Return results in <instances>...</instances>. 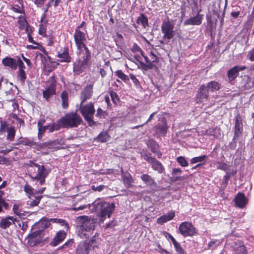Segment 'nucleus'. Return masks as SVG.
<instances>
[{
  "instance_id": "obj_1",
  "label": "nucleus",
  "mask_w": 254,
  "mask_h": 254,
  "mask_svg": "<svg viewBox=\"0 0 254 254\" xmlns=\"http://www.w3.org/2000/svg\"><path fill=\"white\" fill-rule=\"evenodd\" d=\"M89 209L92 212H96L100 217V221L103 222L106 217L109 218L115 210V205L102 200L100 198L96 199L91 204H88Z\"/></svg>"
},
{
  "instance_id": "obj_2",
  "label": "nucleus",
  "mask_w": 254,
  "mask_h": 254,
  "mask_svg": "<svg viewBox=\"0 0 254 254\" xmlns=\"http://www.w3.org/2000/svg\"><path fill=\"white\" fill-rule=\"evenodd\" d=\"M29 167V176L33 180H37L40 185L45 182V179L48 176L49 171L43 165L38 164L30 161L28 164Z\"/></svg>"
},
{
  "instance_id": "obj_3",
  "label": "nucleus",
  "mask_w": 254,
  "mask_h": 254,
  "mask_svg": "<svg viewBox=\"0 0 254 254\" xmlns=\"http://www.w3.org/2000/svg\"><path fill=\"white\" fill-rule=\"evenodd\" d=\"M93 219L87 216H78L76 219L77 226L79 227L78 235L82 238H87L94 229Z\"/></svg>"
},
{
  "instance_id": "obj_4",
  "label": "nucleus",
  "mask_w": 254,
  "mask_h": 254,
  "mask_svg": "<svg viewBox=\"0 0 254 254\" xmlns=\"http://www.w3.org/2000/svg\"><path fill=\"white\" fill-rule=\"evenodd\" d=\"M221 88V85L218 82L212 81L207 83V85H202L198 89L196 96L197 103H202L207 100L209 91L214 92L219 90Z\"/></svg>"
},
{
  "instance_id": "obj_5",
  "label": "nucleus",
  "mask_w": 254,
  "mask_h": 254,
  "mask_svg": "<svg viewBox=\"0 0 254 254\" xmlns=\"http://www.w3.org/2000/svg\"><path fill=\"white\" fill-rule=\"evenodd\" d=\"M82 119L76 113L71 112L66 114L59 120L60 124L63 127H76L80 125Z\"/></svg>"
},
{
  "instance_id": "obj_6",
  "label": "nucleus",
  "mask_w": 254,
  "mask_h": 254,
  "mask_svg": "<svg viewBox=\"0 0 254 254\" xmlns=\"http://www.w3.org/2000/svg\"><path fill=\"white\" fill-rule=\"evenodd\" d=\"M46 232L36 230L29 234L27 238V244L31 247L42 244L44 245L49 241V235L46 234Z\"/></svg>"
},
{
  "instance_id": "obj_7",
  "label": "nucleus",
  "mask_w": 254,
  "mask_h": 254,
  "mask_svg": "<svg viewBox=\"0 0 254 254\" xmlns=\"http://www.w3.org/2000/svg\"><path fill=\"white\" fill-rule=\"evenodd\" d=\"M175 23L173 20L167 19L163 21L161 25V31L163 34V40L160 41L162 44L168 43L173 38L176 32L174 30Z\"/></svg>"
},
{
  "instance_id": "obj_8",
  "label": "nucleus",
  "mask_w": 254,
  "mask_h": 254,
  "mask_svg": "<svg viewBox=\"0 0 254 254\" xmlns=\"http://www.w3.org/2000/svg\"><path fill=\"white\" fill-rule=\"evenodd\" d=\"M79 110L85 120L88 122L89 126L92 127L96 125V122L93 120L95 110L92 103L90 102L86 105H83V103H81Z\"/></svg>"
},
{
  "instance_id": "obj_9",
  "label": "nucleus",
  "mask_w": 254,
  "mask_h": 254,
  "mask_svg": "<svg viewBox=\"0 0 254 254\" xmlns=\"http://www.w3.org/2000/svg\"><path fill=\"white\" fill-rule=\"evenodd\" d=\"M99 244V239L95 235L89 242H81L77 247L76 253L77 254H88L89 252L97 247Z\"/></svg>"
},
{
  "instance_id": "obj_10",
  "label": "nucleus",
  "mask_w": 254,
  "mask_h": 254,
  "mask_svg": "<svg viewBox=\"0 0 254 254\" xmlns=\"http://www.w3.org/2000/svg\"><path fill=\"white\" fill-rule=\"evenodd\" d=\"M81 58L74 64L73 71L75 74L79 75L86 68L88 65V61L90 58V53L89 52H85L82 53L81 55H79Z\"/></svg>"
},
{
  "instance_id": "obj_11",
  "label": "nucleus",
  "mask_w": 254,
  "mask_h": 254,
  "mask_svg": "<svg viewBox=\"0 0 254 254\" xmlns=\"http://www.w3.org/2000/svg\"><path fill=\"white\" fill-rule=\"evenodd\" d=\"M74 41L77 48V54L81 55L82 53L89 52L88 48L85 45L84 42L86 41L85 34L79 30L75 29L74 34Z\"/></svg>"
},
{
  "instance_id": "obj_12",
  "label": "nucleus",
  "mask_w": 254,
  "mask_h": 254,
  "mask_svg": "<svg viewBox=\"0 0 254 254\" xmlns=\"http://www.w3.org/2000/svg\"><path fill=\"white\" fill-rule=\"evenodd\" d=\"M24 190L29 198L27 201V204L30 207L37 206L43 197L42 195H36V192H34L33 189L27 183L25 185Z\"/></svg>"
},
{
  "instance_id": "obj_13",
  "label": "nucleus",
  "mask_w": 254,
  "mask_h": 254,
  "mask_svg": "<svg viewBox=\"0 0 254 254\" xmlns=\"http://www.w3.org/2000/svg\"><path fill=\"white\" fill-rule=\"evenodd\" d=\"M144 159L149 163L151 168L159 174H164L165 172V167L162 164L155 158L152 157L151 154L146 153L143 155Z\"/></svg>"
},
{
  "instance_id": "obj_14",
  "label": "nucleus",
  "mask_w": 254,
  "mask_h": 254,
  "mask_svg": "<svg viewBox=\"0 0 254 254\" xmlns=\"http://www.w3.org/2000/svg\"><path fill=\"white\" fill-rule=\"evenodd\" d=\"M181 234L184 237L193 235L195 233V229L190 223L187 222H183L179 227Z\"/></svg>"
},
{
  "instance_id": "obj_15",
  "label": "nucleus",
  "mask_w": 254,
  "mask_h": 254,
  "mask_svg": "<svg viewBox=\"0 0 254 254\" xmlns=\"http://www.w3.org/2000/svg\"><path fill=\"white\" fill-rule=\"evenodd\" d=\"M47 86L48 87L47 89L43 91V97L47 100H48L49 98L56 93V81L54 78L51 77L50 80L47 83Z\"/></svg>"
},
{
  "instance_id": "obj_16",
  "label": "nucleus",
  "mask_w": 254,
  "mask_h": 254,
  "mask_svg": "<svg viewBox=\"0 0 254 254\" xmlns=\"http://www.w3.org/2000/svg\"><path fill=\"white\" fill-rule=\"evenodd\" d=\"M1 63L4 66L9 67L13 70L16 69L18 65L20 66L21 64H23V62L20 59H14L8 57L4 58Z\"/></svg>"
},
{
  "instance_id": "obj_17",
  "label": "nucleus",
  "mask_w": 254,
  "mask_h": 254,
  "mask_svg": "<svg viewBox=\"0 0 254 254\" xmlns=\"http://www.w3.org/2000/svg\"><path fill=\"white\" fill-rule=\"evenodd\" d=\"M168 127L166 121H163L162 123H159L153 128L154 136L156 137H160L164 136L167 131Z\"/></svg>"
},
{
  "instance_id": "obj_18",
  "label": "nucleus",
  "mask_w": 254,
  "mask_h": 254,
  "mask_svg": "<svg viewBox=\"0 0 254 254\" xmlns=\"http://www.w3.org/2000/svg\"><path fill=\"white\" fill-rule=\"evenodd\" d=\"M93 85L92 84L87 85L81 91L80 100L81 103L84 102L87 99L91 98L93 93Z\"/></svg>"
},
{
  "instance_id": "obj_19",
  "label": "nucleus",
  "mask_w": 254,
  "mask_h": 254,
  "mask_svg": "<svg viewBox=\"0 0 254 254\" xmlns=\"http://www.w3.org/2000/svg\"><path fill=\"white\" fill-rule=\"evenodd\" d=\"M233 254H248V251L243 242L237 241L234 242L232 246Z\"/></svg>"
},
{
  "instance_id": "obj_20",
  "label": "nucleus",
  "mask_w": 254,
  "mask_h": 254,
  "mask_svg": "<svg viewBox=\"0 0 254 254\" xmlns=\"http://www.w3.org/2000/svg\"><path fill=\"white\" fill-rule=\"evenodd\" d=\"M51 222L50 219H48L46 217H43L38 222L33 226V229L38 228V231L43 232L44 230L49 228Z\"/></svg>"
},
{
  "instance_id": "obj_21",
  "label": "nucleus",
  "mask_w": 254,
  "mask_h": 254,
  "mask_svg": "<svg viewBox=\"0 0 254 254\" xmlns=\"http://www.w3.org/2000/svg\"><path fill=\"white\" fill-rule=\"evenodd\" d=\"M242 119L239 114L235 117L234 137H237L243 131Z\"/></svg>"
},
{
  "instance_id": "obj_22",
  "label": "nucleus",
  "mask_w": 254,
  "mask_h": 254,
  "mask_svg": "<svg viewBox=\"0 0 254 254\" xmlns=\"http://www.w3.org/2000/svg\"><path fill=\"white\" fill-rule=\"evenodd\" d=\"M66 233L64 231H59L50 243V245L53 247L57 246L64 241Z\"/></svg>"
},
{
  "instance_id": "obj_23",
  "label": "nucleus",
  "mask_w": 254,
  "mask_h": 254,
  "mask_svg": "<svg viewBox=\"0 0 254 254\" xmlns=\"http://www.w3.org/2000/svg\"><path fill=\"white\" fill-rule=\"evenodd\" d=\"M202 15L197 13L195 16L191 17L184 22L186 25H199L202 22Z\"/></svg>"
},
{
  "instance_id": "obj_24",
  "label": "nucleus",
  "mask_w": 254,
  "mask_h": 254,
  "mask_svg": "<svg viewBox=\"0 0 254 254\" xmlns=\"http://www.w3.org/2000/svg\"><path fill=\"white\" fill-rule=\"evenodd\" d=\"M234 201L237 206L242 208L247 204L248 199L244 193L239 192L235 197Z\"/></svg>"
},
{
  "instance_id": "obj_25",
  "label": "nucleus",
  "mask_w": 254,
  "mask_h": 254,
  "mask_svg": "<svg viewBox=\"0 0 254 254\" xmlns=\"http://www.w3.org/2000/svg\"><path fill=\"white\" fill-rule=\"evenodd\" d=\"M246 68L245 66L236 65L230 69L228 72V75L231 80H234L239 75L240 71L244 70Z\"/></svg>"
},
{
  "instance_id": "obj_26",
  "label": "nucleus",
  "mask_w": 254,
  "mask_h": 254,
  "mask_svg": "<svg viewBox=\"0 0 254 254\" xmlns=\"http://www.w3.org/2000/svg\"><path fill=\"white\" fill-rule=\"evenodd\" d=\"M174 216L175 212L173 211H171L167 213V214H164V215L159 217L157 219V223L162 225L164 223L173 219Z\"/></svg>"
},
{
  "instance_id": "obj_27",
  "label": "nucleus",
  "mask_w": 254,
  "mask_h": 254,
  "mask_svg": "<svg viewBox=\"0 0 254 254\" xmlns=\"http://www.w3.org/2000/svg\"><path fill=\"white\" fill-rule=\"evenodd\" d=\"M15 221H16V219L11 216L2 218L0 220V226L3 229H6L9 227L12 223H13Z\"/></svg>"
},
{
  "instance_id": "obj_28",
  "label": "nucleus",
  "mask_w": 254,
  "mask_h": 254,
  "mask_svg": "<svg viewBox=\"0 0 254 254\" xmlns=\"http://www.w3.org/2000/svg\"><path fill=\"white\" fill-rule=\"evenodd\" d=\"M141 180L148 186H155L156 183L154 179L150 175L147 174H143L141 176Z\"/></svg>"
},
{
  "instance_id": "obj_29",
  "label": "nucleus",
  "mask_w": 254,
  "mask_h": 254,
  "mask_svg": "<svg viewBox=\"0 0 254 254\" xmlns=\"http://www.w3.org/2000/svg\"><path fill=\"white\" fill-rule=\"evenodd\" d=\"M6 131L7 132L6 139L9 141H13L15 135V127L12 126H10Z\"/></svg>"
},
{
  "instance_id": "obj_30",
  "label": "nucleus",
  "mask_w": 254,
  "mask_h": 254,
  "mask_svg": "<svg viewBox=\"0 0 254 254\" xmlns=\"http://www.w3.org/2000/svg\"><path fill=\"white\" fill-rule=\"evenodd\" d=\"M61 97L62 101V107L64 109H66L68 107V93L66 91H64L62 92Z\"/></svg>"
},
{
  "instance_id": "obj_31",
  "label": "nucleus",
  "mask_w": 254,
  "mask_h": 254,
  "mask_svg": "<svg viewBox=\"0 0 254 254\" xmlns=\"http://www.w3.org/2000/svg\"><path fill=\"white\" fill-rule=\"evenodd\" d=\"M136 22L141 24L144 28L148 26V18L144 14H141L137 18Z\"/></svg>"
},
{
  "instance_id": "obj_32",
  "label": "nucleus",
  "mask_w": 254,
  "mask_h": 254,
  "mask_svg": "<svg viewBox=\"0 0 254 254\" xmlns=\"http://www.w3.org/2000/svg\"><path fill=\"white\" fill-rule=\"evenodd\" d=\"M109 136L106 131L101 132L96 138L98 141L105 142L107 141Z\"/></svg>"
},
{
  "instance_id": "obj_33",
  "label": "nucleus",
  "mask_w": 254,
  "mask_h": 254,
  "mask_svg": "<svg viewBox=\"0 0 254 254\" xmlns=\"http://www.w3.org/2000/svg\"><path fill=\"white\" fill-rule=\"evenodd\" d=\"M50 222L58 223L60 224L62 226H64L67 229H68L69 226L67 223L63 219L58 218H51L50 219Z\"/></svg>"
},
{
  "instance_id": "obj_34",
  "label": "nucleus",
  "mask_w": 254,
  "mask_h": 254,
  "mask_svg": "<svg viewBox=\"0 0 254 254\" xmlns=\"http://www.w3.org/2000/svg\"><path fill=\"white\" fill-rule=\"evenodd\" d=\"M208 158L207 156L204 155L200 156L195 157L191 159L190 164H194L198 162H205Z\"/></svg>"
},
{
  "instance_id": "obj_35",
  "label": "nucleus",
  "mask_w": 254,
  "mask_h": 254,
  "mask_svg": "<svg viewBox=\"0 0 254 254\" xmlns=\"http://www.w3.org/2000/svg\"><path fill=\"white\" fill-rule=\"evenodd\" d=\"M182 171L180 168H174L172 170V179L174 181H178L180 179V175Z\"/></svg>"
},
{
  "instance_id": "obj_36",
  "label": "nucleus",
  "mask_w": 254,
  "mask_h": 254,
  "mask_svg": "<svg viewBox=\"0 0 254 254\" xmlns=\"http://www.w3.org/2000/svg\"><path fill=\"white\" fill-rule=\"evenodd\" d=\"M58 57L61 59L60 61L63 62H70V58L68 55V53L67 51H64L62 53H59L58 54Z\"/></svg>"
},
{
  "instance_id": "obj_37",
  "label": "nucleus",
  "mask_w": 254,
  "mask_h": 254,
  "mask_svg": "<svg viewBox=\"0 0 254 254\" xmlns=\"http://www.w3.org/2000/svg\"><path fill=\"white\" fill-rule=\"evenodd\" d=\"M18 79L22 84L24 83L26 79L25 72L23 69H21V65L19 66V69L18 73Z\"/></svg>"
},
{
  "instance_id": "obj_38",
  "label": "nucleus",
  "mask_w": 254,
  "mask_h": 254,
  "mask_svg": "<svg viewBox=\"0 0 254 254\" xmlns=\"http://www.w3.org/2000/svg\"><path fill=\"white\" fill-rule=\"evenodd\" d=\"M61 125L60 124L59 121H58V123H54L51 125H49L47 126V130H49L50 132H54L55 130H58L60 129Z\"/></svg>"
},
{
  "instance_id": "obj_39",
  "label": "nucleus",
  "mask_w": 254,
  "mask_h": 254,
  "mask_svg": "<svg viewBox=\"0 0 254 254\" xmlns=\"http://www.w3.org/2000/svg\"><path fill=\"white\" fill-rule=\"evenodd\" d=\"M115 75L125 82H127L129 80L128 76L124 74L121 70L116 71Z\"/></svg>"
},
{
  "instance_id": "obj_40",
  "label": "nucleus",
  "mask_w": 254,
  "mask_h": 254,
  "mask_svg": "<svg viewBox=\"0 0 254 254\" xmlns=\"http://www.w3.org/2000/svg\"><path fill=\"white\" fill-rule=\"evenodd\" d=\"M207 132L208 134L212 135L215 137H218L220 135V129L217 127L213 128L212 130H207Z\"/></svg>"
},
{
  "instance_id": "obj_41",
  "label": "nucleus",
  "mask_w": 254,
  "mask_h": 254,
  "mask_svg": "<svg viewBox=\"0 0 254 254\" xmlns=\"http://www.w3.org/2000/svg\"><path fill=\"white\" fill-rule=\"evenodd\" d=\"M10 126H11L9 125L6 121L1 120L0 122V133L4 132Z\"/></svg>"
},
{
  "instance_id": "obj_42",
  "label": "nucleus",
  "mask_w": 254,
  "mask_h": 254,
  "mask_svg": "<svg viewBox=\"0 0 254 254\" xmlns=\"http://www.w3.org/2000/svg\"><path fill=\"white\" fill-rule=\"evenodd\" d=\"M47 126H38V137L39 139H41L46 131V130L47 129Z\"/></svg>"
},
{
  "instance_id": "obj_43",
  "label": "nucleus",
  "mask_w": 254,
  "mask_h": 254,
  "mask_svg": "<svg viewBox=\"0 0 254 254\" xmlns=\"http://www.w3.org/2000/svg\"><path fill=\"white\" fill-rule=\"evenodd\" d=\"M177 161L179 164L182 167H186L188 166V163L185 157L179 156L177 158Z\"/></svg>"
},
{
  "instance_id": "obj_44",
  "label": "nucleus",
  "mask_w": 254,
  "mask_h": 254,
  "mask_svg": "<svg viewBox=\"0 0 254 254\" xmlns=\"http://www.w3.org/2000/svg\"><path fill=\"white\" fill-rule=\"evenodd\" d=\"M216 167L218 169L223 171H227L228 170L229 166L225 163L218 162L216 163Z\"/></svg>"
},
{
  "instance_id": "obj_45",
  "label": "nucleus",
  "mask_w": 254,
  "mask_h": 254,
  "mask_svg": "<svg viewBox=\"0 0 254 254\" xmlns=\"http://www.w3.org/2000/svg\"><path fill=\"white\" fill-rule=\"evenodd\" d=\"M131 50L133 53L139 52L142 56H144V52L141 49V48L135 43L133 44L132 48H131Z\"/></svg>"
},
{
  "instance_id": "obj_46",
  "label": "nucleus",
  "mask_w": 254,
  "mask_h": 254,
  "mask_svg": "<svg viewBox=\"0 0 254 254\" xmlns=\"http://www.w3.org/2000/svg\"><path fill=\"white\" fill-rule=\"evenodd\" d=\"M91 189L94 191H97L98 192H100L102 191L105 189L107 188V187L104 185H99L98 186H95V185H92L91 187Z\"/></svg>"
},
{
  "instance_id": "obj_47",
  "label": "nucleus",
  "mask_w": 254,
  "mask_h": 254,
  "mask_svg": "<svg viewBox=\"0 0 254 254\" xmlns=\"http://www.w3.org/2000/svg\"><path fill=\"white\" fill-rule=\"evenodd\" d=\"M174 247L176 251L179 254H186L179 243L176 244V245H174Z\"/></svg>"
},
{
  "instance_id": "obj_48",
  "label": "nucleus",
  "mask_w": 254,
  "mask_h": 254,
  "mask_svg": "<svg viewBox=\"0 0 254 254\" xmlns=\"http://www.w3.org/2000/svg\"><path fill=\"white\" fill-rule=\"evenodd\" d=\"M21 142L24 145H28V146H32L36 145V143L35 142H34L29 139L22 140V141H21Z\"/></svg>"
},
{
  "instance_id": "obj_49",
  "label": "nucleus",
  "mask_w": 254,
  "mask_h": 254,
  "mask_svg": "<svg viewBox=\"0 0 254 254\" xmlns=\"http://www.w3.org/2000/svg\"><path fill=\"white\" fill-rule=\"evenodd\" d=\"M12 10L17 13H21L23 11V8L18 5H14L11 8Z\"/></svg>"
},
{
  "instance_id": "obj_50",
  "label": "nucleus",
  "mask_w": 254,
  "mask_h": 254,
  "mask_svg": "<svg viewBox=\"0 0 254 254\" xmlns=\"http://www.w3.org/2000/svg\"><path fill=\"white\" fill-rule=\"evenodd\" d=\"M106 115V112L103 111L101 108H98L97 111L96 116L100 118L104 117Z\"/></svg>"
},
{
  "instance_id": "obj_51",
  "label": "nucleus",
  "mask_w": 254,
  "mask_h": 254,
  "mask_svg": "<svg viewBox=\"0 0 254 254\" xmlns=\"http://www.w3.org/2000/svg\"><path fill=\"white\" fill-rule=\"evenodd\" d=\"M111 98L113 103L115 104H117V101H118V97L117 94L115 92H112L110 94Z\"/></svg>"
},
{
  "instance_id": "obj_52",
  "label": "nucleus",
  "mask_w": 254,
  "mask_h": 254,
  "mask_svg": "<svg viewBox=\"0 0 254 254\" xmlns=\"http://www.w3.org/2000/svg\"><path fill=\"white\" fill-rule=\"evenodd\" d=\"M156 114V112H153V113H152L149 118H148V119L142 125H139V126H135L134 127H133V128H137L139 127H141L143 126V125H145L147 123H148V122H149L153 118V116H154V115Z\"/></svg>"
},
{
  "instance_id": "obj_53",
  "label": "nucleus",
  "mask_w": 254,
  "mask_h": 254,
  "mask_svg": "<svg viewBox=\"0 0 254 254\" xmlns=\"http://www.w3.org/2000/svg\"><path fill=\"white\" fill-rule=\"evenodd\" d=\"M50 145H51V143L50 142H45L43 143H40L39 145H38L37 149L39 150L42 149H44Z\"/></svg>"
},
{
  "instance_id": "obj_54",
  "label": "nucleus",
  "mask_w": 254,
  "mask_h": 254,
  "mask_svg": "<svg viewBox=\"0 0 254 254\" xmlns=\"http://www.w3.org/2000/svg\"><path fill=\"white\" fill-rule=\"evenodd\" d=\"M87 206L89 207L88 204V205H80L78 207L74 206L72 208V210H73L74 211L81 210L85 209Z\"/></svg>"
},
{
  "instance_id": "obj_55",
  "label": "nucleus",
  "mask_w": 254,
  "mask_h": 254,
  "mask_svg": "<svg viewBox=\"0 0 254 254\" xmlns=\"http://www.w3.org/2000/svg\"><path fill=\"white\" fill-rule=\"evenodd\" d=\"M236 172H234L232 173H231L230 172H226V175L224 177V180L227 182L228 180L231 178L232 175H234Z\"/></svg>"
},
{
  "instance_id": "obj_56",
  "label": "nucleus",
  "mask_w": 254,
  "mask_h": 254,
  "mask_svg": "<svg viewBox=\"0 0 254 254\" xmlns=\"http://www.w3.org/2000/svg\"><path fill=\"white\" fill-rule=\"evenodd\" d=\"M129 76H130V78L132 80L133 83L136 85H138L139 84V82L138 81V80L136 78V77L133 74H130L129 75Z\"/></svg>"
},
{
  "instance_id": "obj_57",
  "label": "nucleus",
  "mask_w": 254,
  "mask_h": 254,
  "mask_svg": "<svg viewBox=\"0 0 254 254\" xmlns=\"http://www.w3.org/2000/svg\"><path fill=\"white\" fill-rule=\"evenodd\" d=\"M152 146L151 147V149L152 152L157 153L158 150V145L156 143V142H154L152 143Z\"/></svg>"
},
{
  "instance_id": "obj_58",
  "label": "nucleus",
  "mask_w": 254,
  "mask_h": 254,
  "mask_svg": "<svg viewBox=\"0 0 254 254\" xmlns=\"http://www.w3.org/2000/svg\"><path fill=\"white\" fill-rule=\"evenodd\" d=\"M248 57L251 61H254V48L249 52Z\"/></svg>"
},
{
  "instance_id": "obj_59",
  "label": "nucleus",
  "mask_w": 254,
  "mask_h": 254,
  "mask_svg": "<svg viewBox=\"0 0 254 254\" xmlns=\"http://www.w3.org/2000/svg\"><path fill=\"white\" fill-rule=\"evenodd\" d=\"M39 33L40 35H44L46 33V29L45 27L42 25H40Z\"/></svg>"
},
{
  "instance_id": "obj_60",
  "label": "nucleus",
  "mask_w": 254,
  "mask_h": 254,
  "mask_svg": "<svg viewBox=\"0 0 254 254\" xmlns=\"http://www.w3.org/2000/svg\"><path fill=\"white\" fill-rule=\"evenodd\" d=\"M15 214L20 217H22L25 216L24 211L20 209H19V210L17 211Z\"/></svg>"
},
{
  "instance_id": "obj_61",
  "label": "nucleus",
  "mask_w": 254,
  "mask_h": 254,
  "mask_svg": "<svg viewBox=\"0 0 254 254\" xmlns=\"http://www.w3.org/2000/svg\"><path fill=\"white\" fill-rule=\"evenodd\" d=\"M13 116H14L13 118L16 119V120L17 121V123L18 124H19L20 126L23 125L24 124V121L22 119L18 118L16 115H14Z\"/></svg>"
},
{
  "instance_id": "obj_62",
  "label": "nucleus",
  "mask_w": 254,
  "mask_h": 254,
  "mask_svg": "<svg viewBox=\"0 0 254 254\" xmlns=\"http://www.w3.org/2000/svg\"><path fill=\"white\" fill-rule=\"evenodd\" d=\"M19 226L22 230H25L26 229L27 225L26 223L22 222L21 223H19Z\"/></svg>"
},
{
  "instance_id": "obj_63",
  "label": "nucleus",
  "mask_w": 254,
  "mask_h": 254,
  "mask_svg": "<svg viewBox=\"0 0 254 254\" xmlns=\"http://www.w3.org/2000/svg\"><path fill=\"white\" fill-rule=\"evenodd\" d=\"M131 178L129 175H128V176L126 177V178L124 179V182L127 184L128 185H130L131 183Z\"/></svg>"
},
{
  "instance_id": "obj_64",
  "label": "nucleus",
  "mask_w": 254,
  "mask_h": 254,
  "mask_svg": "<svg viewBox=\"0 0 254 254\" xmlns=\"http://www.w3.org/2000/svg\"><path fill=\"white\" fill-rule=\"evenodd\" d=\"M139 64L142 69L144 70H147L148 69L147 64H145L142 62H139Z\"/></svg>"
}]
</instances>
